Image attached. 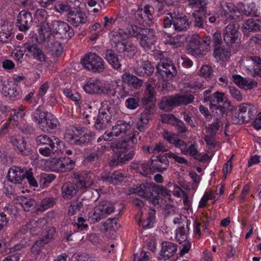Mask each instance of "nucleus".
Here are the masks:
<instances>
[{
    "label": "nucleus",
    "instance_id": "6",
    "mask_svg": "<svg viewBox=\"0 0 261 261\" xmlns=\"http://www.w3.org/2000/svg\"><path fill=\"white\" fill-rule=\"evenodd\" d=\"M113 203L107 201L101 202L88 213V220L91 224H94L106 218L114 211Z\"/></svg>",
    "mask_w": 261,
    "mask_h": 261
},
{
    "label": "nucleus",
    "instance_id": "2",
    "mask_svg": "<svg viewBox=\"0 0 261 261\" xmlns=\"http://www.w3.org/2000/svg\"><path fill=\"white\" fill-rule=\"evenodd\" d=\"M139 133L137 131H134L132 134H129L123 140L117 141L111 143H108V145H103L98 147L95 151L99 156L106 151L112 149H124L127 150L133 147L135 144L137 143V139L136 136H138Z\"/></svg>",
    "mask_w": 261,
    "mask_h": 261
},
{
    "label": "nucleus",
    "instance_id": "63",
    "mask_svg": "<svg viewBox=\"0 0 261 261\" xmlns=\"http://www.w3.org/2000/svg\"><path fill=\"white\" fill-rule=\"evenodd\" d=\"M229 93L231 96L238 101H241L243 99V96L241 91L234 87L229 88Z\"/></svg>",
    "mask_w": 261,
    "mask_h": 261
},
{
    "label": "nucleus",
    "instance_id": "1",
    "mask_svg": "<svg viewBox=\"0 0 261 261\" xmlns=\"http://www.w3.org/2000/svg\"><path fill=\"white\" fill-rule=\"evenodd\" d=\"M9 181L14 184H21L26 178L31 187H38L37 181L34 175L32 169H26L19 167L10 168L8 173Z\"/></svg>",
    "mask_w": 261,
    "mask_h": 261
},
{
    "label": "nucleus",
    "instance_id": "41",
    "mask_svg": "<svg viewBox=\"0 0 261 261\" xmlns=\"http://www.w3.org/2000/svg\"><path fill=\"white\" fill-rule=\"evenodd\" d=\"M62 146L63 143L48 145V147H40L38 151L41 155L44 156H49L58 152H61Z\"/></svg>",
    "mask_w": 261,
    "mask_h": 261
},
{
    "label": "nucleus",
    "instance_id": "4",
    "mask_svg": "<svg viewBox=\"0 0 261 261\" xmlns=\"http://www.w3.org/2000/svg\"><path fill=\"white\" fill-rule=\"evenodd\" d=\"M194 99V96L191 94H176L173 96H164L162 97L159 103V107L165 111H170L175 107L192 103Z\"/></svg>",
    "mask_w": 261,
    "mask_h": 261
},
{
    "label": "nucleus",
    "instance_id": "33",
    "mask_svg": "<svg viewBox=\"0 0 261 261\" xmlns=\"http://www.w3.org/2000/svg\"><path fill=\"white\" fill-rule=\"evenodd\" d=\"M77 189L75 183L66 182L61 187V195L65 200L70 199L76 194Z\"/></svg>",
    "mask_w": 261,
    "mask_h": 261
},
{
    "label": "nucleus",
    "instance_id": "34",
    "mask_svg": "<svg viewBox=\"0 0 261 261\" xmlns=\"http://www.w3.org/2000/svg\"><path fill=\"white\" fill-rule=\"evenodd\" d=\"M151 163L154 170H156L159 172H163L166 170L169 164V160L165 154L155 156L154 159H152Z\"/></svg>",
    "mask_w": 261,
    "mask_h": 261
},
{
    "label": "nucleus",
    "instance_id": "14",
    "mask_svg": "<svg viewBox=\"0 0 261 261\" xmlns=\"http://www.w3.org/2000/svg\"><path fill=\"white\" fill-rule=\"evenodd\" d=\"M53 32L61 38L70 39L74 35L72 29L68 24L60 20H54L51 22Z\"/></svg>",
    "mask_w": 261,
    "mask_h": 261
},
{
    "label": "nucleus",
    "instance_id": "50",
    "mask_svg": "<svg viewBox=\"0 0 261 261\" xmlns=\"http://www.w3.org/2000/svg\"><path fill=\"white\" fill-rule=\"evenodd\" d=\"M242 29L244 34L256 31V19H248L243 23Z\"/></svg>",
    "mask_w": 261,
    "mask_h": 261
},
{
    "label": "nucleus",
    "instance_id": "55",
    "mask_svg": "<svg viewBox=\"0 0 261 261\" xmlns=\"http://www.w3.org/2000/svg\"><path fill=\"white\" fill-rule=\"evenodd\" d=\"M188 5L193 9H203L207 4L208 0H188Z\"/></svg>",
    "mask_w": 261,
    "mask_h": 261
},
{
    "label": "nucleus",
    "instance_id": "51",
    "mask_svg": "<svg viewBox=\"0 0 261 261\" xmlns=\"http://www.w3.org/2000/svg\"><path fill=\"white\" fill-rule=\"evenodd\" d=\"M257 9L254 3H250L244 6L243 13L246 16H256Z\"/></svg>",
    "mask_w": 261,
    "mask_h": 261
},
{
    "label": "nucleus",
    "instance_id": "60",
    "mask_svg": "<svg viewBox=\"0 0 261 261\" xmlns=\"http://www.w3.org/2000/svg\"><path fill=\"white\" fill-rule=\"evenodd\" d=\"M222 125V123L220 121L217 120L209 125L207 128V131L210 133L212 136H215L219 130L220 127Z\"/></svg>",
    "mask_w": 261,
    "mask_h": 261
},
{
    "label": "nucleus",
    "instance_id": "47",
    "mask_svg": "<svg viewBox=\"0 0 261 261\" xmlns=\"http://www.w3.org/2000/svg\"><path fill=\"white\" fill-rule=\"evenodd\" d=\"M47 114H49V113L42 111L41 107L39 106L32 113V119L40 126L43 123V120L47 117Z\"/></svg>",
    "mask_w": 261,
    "mask_h": 261
},
{
    "label": "nucleus",
    "instance_id": "25",
    "mask_svg": "<svg viewBox=\"0 0 261 261\" xmlns=\"http://www.w3.org/2000/svg\"><path fill=\"white\" fill-rule=\"evenodd\" d=\"M33 21L31 13L22 11L17 16V26L19 31L25 32L29 30Z\"/></svg>",
    "mask_w": 261,
    "mask_h": 261
},
{
    "label": "nucleus",
    "instance_id": "39",
    "mask_svg": "<svg viewBox=\"0 0 261 261\" xmlns=\"http://www.w3.org/2000/svg\"><path fill=\"white\" fill-rule=\"evenodd\" d=\"M53 31L50 24L48 23H43L40 26L39 36L40 40L42 41L49 42L51 39Z\"/></svg>",
    "mask_w": 261,
    "mask_h": 261
},
{
    "label": "nucleus",
    "instance_id": "57",
    "mask_svg": "<svg viewBox=\"0 0 261 261\" xmlns=\"http://www.w3.org/2000/svg\"><path fill=\"white\" fill-rule=\"evenodd\" d=\"M54 9L57 12L61 14L65 13H68V15L73 10L71 9V7L67 4H60L57 6H55Z\"/></svg>",
    "mask_w": 261,
    "mask_h": 261
},
{
    "label": "nucleus",
    "instance_id": "40",
    "mask_svg": "<svg viewBox=\"0 0 261 261\" xmlns=\"http://www.w3.org/2000/svg\"><path fill=\"white\" fill-rule=\"evenodd\" d=\"M4 94L7 100L12 102L17 100L21 97L20 91L15 84L9 85L7 90L4 91Z\"/></svg>",
    "mask_w": 261,
    "mask_h": 261
},
{
    "label": "nucleus",
    "instance_id": "32",
    "mask_svg": "<svg viewBox=\"0 0 261 261\" xmlns=\"http://www.w3.org/2000/svg\"><path fill=\"white\" fill-rule=\"evenodd\" d=\"M145 110L141 114L140 117L137 123V128L141 132H144L148 127V121L150 119V115L153 113L152 106H149V108L145 107Z\"/></svg>",
    "mask_w": 261,
    "mask_h": 261
},
{
    "label": "nucleus",
    "instance_id": "61",
    "mask_svg": "<svg viewBox=\"0 0 261 261\" xmlns=\"http://www.w3.org/2000/svg\"><path fill=\"white\" fill-rule=\"evenodd\" d=\"M173 126L176 128V130L179 133H186L188 131V129L184 123L178 118H176L175 120Z\"/></svg>",
    "mask_w": 261,
    "mask_h": 261
},
{
    "label": "nucleus",
    "instance_id": "54",
    "mask_svg": "<svg viewBox=\"0 0 261 261\" xmlns=\"http://www.w3.org/2000/svg\"><path fill=\"white\" fill-rule=\"evenodd\" d=\"M19 203L25 211H30L31 208L36 204L34 199L25 197L21 198Z\"/></svg>",
    "mask_w": 261,
    "mask_h": 261
},
{
    "label": "nucleus",
    "instance_id": "43",
    "mask_svg": "<svg viewBox=\"0 0 261 261\" xmlns=\"http://www.w3.org/2000/svg\"><path fill=\"white\" fill-rule=\"evenodd\" d=\"M12 207L10 205L5 206L2 210H0V231L7 227L9 222L8 215L12 212Z\"/></svg>",
    "mask_w": 261,
    "mask_h": 261
},
{
    "label": "nucleus",
    "instance_id": "36",
    "mask_svg": "<svg viewBox=\"0 0 261 261\" xmlns=\"http://www.w3.org/2000/svg\"><path fill=\"white\" fill-rule=\"evenodd\" d=\"M121 79L123 83L135 89L140 88L143 84V81L142 80L138 79L135 75L129 73L123 74Z\"/></svg>",
    "mask_w": 261,
    "mask_h": 261
},
{
    "label": "nucleus",
    "instance_id": "23",
    "mask_svg": "<svg viewBox=\"0 0 261 261\" xmlns=\"http://www.w3.org/2000/svg\"><path fill=\"white\" fill-rule=\"evenodd\" d=\"M67 21L75 27L85 24L88 21L86 14L81 11H72L67 15Z\"/></svg>",
    "mask_w": 261,
    "mask_h": 261
},
{
    "label": "nucleus",
    "instance_id": "18",
    "mask_svg": "<svg viewBox=\"0 0 261 261\" xmlns=\"http://www.w3.org/2000/svg\"><path fill=\"white\" fill-rule=\"evenodd\" d=\"M188 50L190 54L196 57H203L207 53V51L204 49L202 43H201L197 34H194L191 37L189 41Z\"/></svg>",
    "mask_w": 261,
    "mask_h": 261
},
{
    "label": "nucleus",
    "instance_id": "37",
    "mask_svg": "<svg viewBox=\"0 0 261 261\" xmlns=\"http://www.w3.org/2000/svg\"><path fill=\"white\" fill-rule=\"evenodd\" d=\"M36 141L38 145L42 146L62 144V142L58 138L55 136L49 137L45 134H42L37 136L36 138Z\"/></svg>",
    "mask_w": 261,
    "mask_h": 261
},
{
    "label": "nucleus",
    "instance_id": "10",
    "mask_svg": "<svg viewBox=\"0 0 261 261\" xmlns=\"http://www.w3.org/2000/svg\"><path fill=\"white\" fill-rule=\"evenodd\" d=\"M47 223V219L45 218H40L36 221H33L27 223L25 226H23L21 231L23 232V230H27L32 235L35 236L41 232L43 229L46 231H49L48 238H51L54 233L55 229L53 227H46Z\"/></svg>",
    "mask_w": 261,
    "mask_h": 261
},
{
    "label": "nucleus",
    "instance_id": "5",
    "mask_svg": "<svg viewBox=\"0 0 261 261\" xmlns=\"http://www.w3.org/2000/svg\"><path fill=\"white\" fill-rule=\"evenodd\" d=\"M163 138L171 144H173L176 148H179L182 154H189L195 156L198 155L197 145L191 144L187 147L186 143L174 133L168 131H164L163 133Z\"/></svg>",
    "mask_w": 261,
    "mask_h": 261
},
{
    "label": "nucleus",
    "instance_id": "11",
    "mask_svg": "<svg viewBox=\"0 0 261 261\" xmlns=\"http://www.w3.org/2000/svg\"><path fill=\"white\" fill-rule=\"evenodd\" d=\"M74 166V161L69 157L53 158L49 162L50 169L57 173L70 171Z\"/></svg>",
    "mask_w": 261,
    "mask_h": 261
},
{
    "label": "nucleus",
    "instance_id": "46",
    "mask_svg": "<svg viewBox=\"0 0 261 261\" xmlns=\"http://www.w3.org/2000/svg\"><path fill=\"white\" fill-rule=\"evenodd\" d=\"M187 86L194 92L202 90L206 87V82L201 78L190 81L187 83Z\"/></svg>",
    "mask_w": 261,
    "mask_h": 261
},
{
    "label": "nucleus",
    "instance_id": "35",
    "mask_svg": "<svg viewBox=\"0 0 261 261\" xmlns=\"http://www.w3.org/2000/svg\"><path fill=\"white\" fill-rule=\"evenodd\" d=\"M132 125L130 122H126L124 120H118L112 127L113 133L115 137L125 134L130 130Z\"/></svg>",
    "mask_w": 261,
    "mask_h": 261
},
{
    "label": "nucleus",
    "instance_id": "20",
    "mask_svg": "<svg viewBox=\"0 0 261 261\" xmlns=\"http://www.w3.org/2000/svg\"><path fill=\"white\" fill-rule=\"evenodd\" d=\"M134 73L139 76L151 75L154 70V67L151 63L148 60H140L136 62L133 67Z\"/></svg>",
    "mask_w": 261,
    "mask_h": 261
},
{
    "label": "nucleus",
    "instance_id": "26",
    "mask_svg": "<svg viewBox=\"0 0 261 261\" xmlns=\"http://www.w3.org/2000/svg\"><path fill=\"white\" fill-rule=\"evenodd\" d=\"M115 45L118 53H123L124 56L129 58H132L137 52V48L134 44L130 42H123L119 41Z\"/></svg>",
    "mask_w": 261,
    "mask_h": 261
},
{
    "label": "nucleus",
    "instance_id": "59",
    "mask_svg": "<svg viewBox=\"0 0 261 261\" xmlns=\"http://www.w3.org/2000/svg\"><path fill=\"white\" fill-rule=\"evenodd\" d=\"M176 239L179 244H182L187 241V237L184 227H180L176 230Z\"/></svg>",
    "mask_w": 261,
    "mask_h": 261
},
{
    "label": "nucleus",
    "instance_id": "64",
    "mask_svg": "<svg viewBox=\"0 0 261 261\" xmlns=\"http://www.w3.org/2000/svg\"><path fill=\"white\" fill-rule=\"evenodd\" d=\"M23 47L24 48L25 51H28L33 56V54L39 47L37 44L29 42L23 44Z\"/></svg>",
    "mask_w": 261,
    "mask_h": 261
},
{
    "label": "nucleus",
    "instance_id": "7",
    "mask_svg": "<svg viewBox=\"0 0 261 261\" xmlns=\"http://www.w3.org/2000/svg\"><path fill=\"white\" fill-rule=\"evenodd\" d=\"M95 121L94 127L96 130L101 131L111 125L112 106L107 101L102 102Z\"/></svg>",
    "mask_w": 261,
    "mask_h": 261
},
{
    "label": "nucleus",
    "instance_id": "17",
    "mask_svg": "<svg viewBox=\"0 0 261 261\" xmlns=\"http://www.w3.org/2000/svg\"><path fill=\"white\" fill-rule=\"evenodd\" d=\"M239 25L236 23H230L223 32V40L228 45L238 44L240 42Z\"/></svg>",
    "mask_w": 261,
    "mask_h": 261
},
{
    "label": "nucleus",
    "instance_id": "15",
    "mask_svg": "<svg viewBox=\"0 0 261 261\" xmlns=\"http://www.w3.org/2000/svg\"><path fill=\"white\" fill-rule=\"evenodd\" d=\"M133 192L143 198L150 200H154L157 191L155 184L145 183L134 185L132 188Z\"/></svg>",
    "mask_w": 261,
    "mask_h": 261
},
{
    "label": "nucleus",
    "instance_id": "27",
    "mask_svg": "<svg viewBox=\"0 0 261 261\" xmlns=\"http://www.w3.org/2000/svg\"><path fill=\"white\" fill-rule=\"evenodd\" d=\"M150 6L146 5L144 7H139L135 13V16L140 23H143L144 22L149 24L151 23L153 18L150 10Z\"/></svg>",
    "mask_w": 261,
    "mask_h": 261
},
{
    "label": "nucleus",
    "instance_id": "31",
    "mask_svg": "<svg viewBox=\"0 0 261 261\" xmlns=\"http://www.w3.org/2000/svg\"><path fill=\"white\" fill-rule=\"evenodd\" d=\"M173 25L176 31H182L187 30L190 27V22L185 15L177 14L173 18Z\"/></svg>",
    "mask_w": 261,
    "mask_h": 261
},
{
    "label": "nucleus",
    "instance_id": "19",
    "mask_svg": "<svg viewBox=\"0 0 261 261\" xmlns=\"http://www.w3.org/2000/svg\"><path fill=\"white\" fill-rule=\"evenodd\" d=\"M10 141L14 150L22 155H29L31 152L30 144L20 136H11Z\"/></svg>",
    "mask_w": 261,
    "mask_h": 261
},
{
    "label": "nucleus",
    "instance_id": "30",
    "mask_svg": "<svg viewBox=\"0 0 261 261\" xmlns=\"http://www.w3.org/2000/svg\"><path fill=\"white\" fill-rule=\"evenodd\" d=\"M124 175L120 171L114 172H106L101 175V179L105 182L117 185L121 183L124 179Z\"/></svg>",
    "mask_w": 261,
    "mask_h": 261
},
{
    "label": "nucleus",
    "instance_id": "38",
    "mask_svg": "<svg viewBox=\"0 0 261 261\" xmlns=\"http://www.w3.org/2000/svg\"><path fill=\"white\" fill-rule=\"evenodd\" d=\"M105 58L115 70H119L121 69L122 65L120 63L118 56L114 50L112 49L107 50Z\"/></svg>",
    "mask_w": 261,
    "mask_h": 261
},
{
    "label": "nucleus",
    "instance_id": "52",
    "mask_svg": "<svg viewBox=\"0 0 261 261\" xmlns=\"http://www.w3.org/2000/svg\"><path fill=\"white\" fill-rule=\"evenodd\" d=\"M250 120V116L248 115H244L239 112L235 113L232 117L233 123L241 124L244 122H248Z\"/></svg>",
    "mask_w": 261,
    "mask_h": 261
},
{
    "label": "nucleus",
    "instance_id": "49",
    "mask_svg": "<svg viewBox=\"0 0 261 261\" xmlns=\"http://www.w3.org/2000/svg\"><path fill=\"white\" fill-rule=\"evenodd\" d=\"M83 206V199L78 198L75 200H72L68 207V214L73 215L80 211Z\"/></svg>",
    "mask_w": 261,
    "mask_h": 261
},
{
    "label": "nucleus",
    "instance_id": "62",
    "mask_svg": "<svg viewBox=\"0 0 261 261\" xmlns=\"http://www.w3.org/2000/svg\"><path fill=\"white\" fill-rule=\"evenodd\" d=\"M257 84V82L252 80L244 78L241 88L245 90H250L255 87Z\"/></svg>",
    "mask_w": 261,
    "mask_h": 261
},
{
    "label": "nucleus",
    "instance_id": "8",
    "mask_svg": "<svg viewBox=\"0 0 261 261\" xmlns=\"http://www.w3.org/2000/svg\"><path fill=\"white\" fill-rule=\"evenodd\" d=\"M94 136V134L92 132L82 135L78 129H71L64 134V139L71 145H85L92 141Z\"/></svg>",
    "mask_w": 261,
    "mask_h": 261
},
{
    "label": "nucleus",
    "instance_id": "16",
    "mask_svg": "<svg viewBox=\"0 0 261 261\" xmlns=\"http://www.w3.org/2000/svg\"><path fill=\"white\" fill-rule=\"evenodd\" d=\"M221 15L226 19L239 20L241 13L231 3L221 1L220 3Z\"/></svg>",
    "mask_w": 261,
    "mask_h": 261
},
{
    "label": "nucleus",
    "instance_id": "42",
    "mask_svg": "<svg viewBox=\"0 0 261 261\" xmlns=\"http://www.w3.org/2000/svg\"><path fill=\"white\" fill-rule=\"evenodd\" d=\"M214 56L217 61L227 60L231 56L229 49L218 46L214 47Z\"/></svg>",
    "mask_w": 261,
    "mask_h": 261
},
{
    "label": "nucleus",
    "instance_id": "58",
    "mask_svg": "<svg viewBox=\"0 0 261 261\" xmlns=\"http://www.w3.org/2000/svg\"><path fill=\"white\" fill-rule=\"evenodd\" d=\"M212 199L214 200H216L218 198L214 195L213 192L211 191L210 192H206L201 199L199 204V207H204L205 206L207 201L208 200Z\"/></svg>",
    "mask_w": 261,
    "mask_h": 261
},
{
    "label": "nucleus",
    "instance_id": "28",
    "mask_svg": "<svg viewBox=\"0 0 261 261\" xmlns=\"http://www.w3.org/2000/svg\"><path fill=\"white\" fill-rule=\"evenodd\" d=\"M146 89L143 98H142V103L144 106L149 108L150 106H152V109H153V102L155 101L156 93L154 90V87L149 83H145Z\"/></svg>",
    "mask_w": 261,
    "mask_h": 261
},
{
    "label": "nucleus",
    "instance_id": "53",
    "mask_svg": "<svg viewBox=\"0 0 261 261\" xmlns=\"http://www.w3.org/2000/svg\"><path fill=\"white\" fill-rule=\"evenodd\" d=\"M47 17L48 14L46 10L41 9H38L35 12V20L41 25L43 23H46L45 21Z\"/></svg>",
    "mask_w": 261,
    "mask_h": 261
},
{
    "label": "nucleus",
    "instance_id": "21",
    "mask_svg": "<svg viewBox=\"0 0 261 261\" xmlns=\"http://www.w3.org/2000/svg\"><path fill=\"white\" fill-rule=\"evenodd\" d=\"M46 117L39 128L44 133L55 132L59 128L60 124L58 119L50 113L47 114Z\"/></svg>",
    "mask_w": 261,
    "mask_h": 261
},
{
    "label": "nucleus",
    "instance_id": "29",
    "mask_svg": "<svg viewBox=\"0 0 261 261\" xmlns=\"http://www.w3.org/2000/svg\"><path fill=\"white\" fill-rule=\"evenodd\" d=\"M134 168L137 172L145 177H149L153 172L152 163L146 161H139L134 164Z\"/></svg>",
    "mask_w": 261,
    "mask_h": 261
},
{
    "label": "nucleus",
    "instance_id": "13",
    "mask_svg": "<svg viewBox=\"0 0 261 261\" xmlns=\"http://www.w3.org/2000/svg\"><path fill=\"white\" fill-rule=\"evenodd\" d=\"M73 177L75 180L76 188L84 191L93 185L94 175L91 171H82L74 172Z\"/></svg>",
    "mask_w": 261,
    "mask_h": 261
},
{
    "label": "nucleus",
    "instance_id": "56",
    "mask_svg": "<svg viewBox=\"0 0 261 261\" xmlns=\"http://www.w3.org/2000/svg\"><path fill=\"white\" fill-rule=\"evenodd\" d=\"M248 73L253 77H261V63L247 67Z\"/></svg>",
    "mask_w": 261,
    "mask_h": 261
},
{
    "label": "nucleus",
    "instance_id": "45",
    "mask_svg": "<svg viewBox=\"0 0 261 261\" xmlns=\"http://www.w3.org/2000/svg\"><path fill=\"white\" fill-rule=\"evenodd\" d=\"M56 202V198L53 197H45L37 205L36 211L37 212H42L49 208L53 207Z\"/></svg>",
    "mask_w": 261,
    "mask_h": 261
},
{
    "label": "nucleus",
    "instance_id": "22",
    "mask_svg": "<svg viewBox=\"0 0 261 261\" xmlns=\"http://www.w3.org/2000/svg\"><path fill=\"white\" fill-rule=\"evenodd\" d=\"M13 24L4 20L0 21V42H7L10 41L13 35Z\"/></svg>",
    "mask_w": 261,
    "mask_h": 261
},
{
    "label": "nucleus",
    "instance_id": "9",
    "mask_svg": "<svg viewBox=\"0 0 261 261\" xmlns=\"http://www.w3.org/2000/svg\"><path fill=\"white\" fill-rule=\"evenodd\" d=\"M81 63L86 69L93 72H101L105 69V62L95 53H90L81 59Z\"/></svg>",
    "mask_w": 261,
    "mask_h": 261
},
{
    "label": "nucleus",
    "instance_id": "12",
    "mask_svg": "<svg viewBox=\"0 0 261 261\" xmlns=\"http://www.w3.org/2000/svg\"><path fill=\"white\" fill-rule=\"evenodd\" d=\"M157 73L163 81H168L177 74L176 67L171 60L161 59L156 66Z\"/></svg>",
    "mask_w": 261,
    "mask_h": 261
},
{
    "label": "nucleus",
    "instance_id": "48",
    "mask_svg": "<svg viewBox=\"0 0 261 261\" xmlns=\"http://www.w3.org/2000/svg\"><path fill=\"white\" fill-rule=\"evenodd\" d=\"M185 39L184 35H176L170 37L167 40L166 43L172 45L173 47H179L184 44Z\"/></svg>",
    "mask_w": 261,
    "mask_h": 261
},
{
    "label": "nucleus",
    "instance_id": "44",
    "mask_svg": "<svg viewBox=\"0 0 261 261\" xmlns=\"http://www.w3.org/2000/svg\"><path fill=\"white\" fill-rule=\"evenodd\" d=\"M100 82L97 80L88 81L83 87L85 91L89 94L98 93L100 91Z\"/></svg>",
    "mask_w": 261,
    "mask_h": 261
},
{
    "label": "nucleus",
    "instance_id": "24",
    "mask_svg": "<svg viewBox=\"0 0 261 261\" xmlns=\"http://www.w3.org/2000/svg\"><path fill=\"white\" fill-rule=\"evenodd\" d=\"M177 250L176 244L169 241L163 242L162 243V249L160 251V255L159 257V259H168L175 254Z\"/></svg>",
    "mask_w": 261,
    "mask_h": 261
},
{
    "label": "nucleus",
    "instance_id": "3",
    "mask_svg": "<svg viewBox=\"0 0 261 261\" xmlns=\"http://www.w3.org/2000/svg\"><path fill=\"white\" fill-rule=\"evenodd\" d=\"M130 33L139 40L140 45L145 50L151 48L156 41L155 32L152 29H143L134 25L132 27Z\"/></svg>",
    "mask_w": 261,
    "mask_h": 261
}]
</instances>
